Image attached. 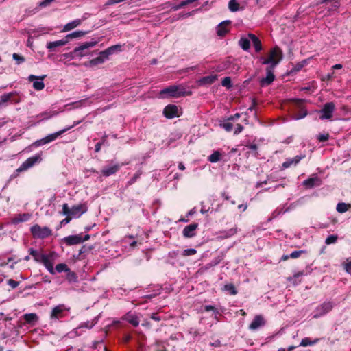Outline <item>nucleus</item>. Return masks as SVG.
Returning a JSON list of instances; mask_svg holds the SVG:
<instances>
[{"label": "nucleus", "mask_w": 351, "mask_h": 351, "mask_svg": "<svg viewBox=\"0 0 351 351\" xmlns=\"http://www.w3.org/2000/svg\"><path fill=\"white\" fill-rule=\"evenodd\" d=\"M117 51H121V45H115L108 47V49L101 51L99 56L95 58H93L85 64V66L89 67H94L99 64H103L106 60L108 59L109 56L113 54Z\"/></svg>", "instance_id": "nucleus-1"}, {"label": "nucleus", "mask_w": 351, "mask_h": 351, "mask_svg": "<svg viewBox=\"0 0 351 351\" xmlns=\"http://www.w3.org/2000/svg\"><path fill=\"white\" fill-rule=\"evenodd\" d=\"M282 59V51L278 47L272 48L268 53L267 58H261L263 64H268L269 67L274 68Z\"/></svg>", "instance_id": "nucleus-2"}, {"label": "nucleus", "mask_w": 351, "mask_h": 351, "mask_svg": "<svg viewBox=\"0 0 351 351\" xmlns=\"http://www.w3.org/2000/svg\"><path fill=\"white\" fill-rule=\"evenodd\" d=\"M88 210L86 204H79L69 208L67 204L62 205L61 214L72 218H79Z\"/></svg>", "instance_id": "nucleus-3"}, {"label": "nucleus", "mask_w": 351, "mask_h": 351, "mask_svg": "<svg viewBox=\"0 0 351 351\" xmlns=\"http://www.w3.org/2000/svg\"><path fill=\"white\" fill-rule=\"evenodd\" d=\"M80 122H74V123L72 125H71V126H69V127H66L65 128H63L62 130H60L58 132H56L55 133L50 134L46 136L44 138H41L40 140L36 141L34 143V145L38 147V146H42V145H44L45 144H47L49 143H51V142L55 141L57 138H58L60 135H62L64 132H66L68 130H69L71 128H73L74 126L77 125Z\"/></svg>", "instance_id": "nucleus-4"}, {"label": "nucleus", "mask_w": 351, "mask_h": 351, "mask_svg": "<svg viewBox=\"0 0 351 351\" xmlns=\"http://www.w3.org/2000/svg\"><path fill=\"white\" fill-rule=\"evenodd\" d=\"M98 43L97 41H89L80 44L78 47L74 49V53L77 54V58H82L83 57L92 56L93 53L90 49L96 46Z\"/></svg>", "instance_id": "nucleus-5"}, {"label": "nucleus", "mask_w": 351, "mask_h": 351, "mask_svg": "<svg viewBox=\"0 0 351 351\" xmlns=\"http://www.w3.org/2000/svg\"><path fill=\"white\" fill-rule=\"evenodd\" d=\"M184 95V89L178 86H170L160 92V98L178 97Z\"/></svg>", "instance_id": "nucleus-6"}, {"label": "nucleus", "mask_w": 351, "mask_h": 351, "mask_svg": "<svg viewBox=\"0 0 351 351\" xmlns=\"http://www.w3.org/2000/svg\"><path fill=\"white\" fill-rule=\"evenodd\" d=\"M70 311V308L64 304H58L54 306L50 314V319L53 322L57 321L65 317L66 313Z\"/></svg>", "instance_id": "nucleus-7"}, {"label": "nucleus", "mask_w": 351, "mask_h": 351, "mask_svg": "<svg viewBox=\"0 0 351 351\" xmlns=\"http://www.w3.org/2000/svg\"><path fill=\"white\" fill-rule=\"evenodd\" d=\"M30 230L34 237L39 239L46 238L51 234V230L49 228L41 227L37 224L32 226Z\"/></svg>", "instance_id": "nucleus-8"}, {"label": "nucleus", "mask_w": 351, "mask_h": 351, "mask_svg": "<svg viewBox=\"0 0 351 351\" xmlns=\"http://www.w3.org/2000/svg\"><path fill=\"white\" fill-rule=\"evenodd\" d=\"M42 160L40 154H36L32 157L28 158L24 161L21 166L16 169L17 172H22L27 170L33 167L35 164L40 162Z\"/></svg>", "instance_id": "nucleus-9"}, {"label": "nucleus", "mask_w": 351, "mask_h": 351, "mask_svg": "<svg viewBox=\"0 0 351 351\" xmlns=\"http://www.w3.org/2000/svg\"><path fill=\"white\" fill-rule=\"evenodd\" d=\"M90 239L89 234H85L83 236L82 234L71 235L64 237V242L69 245H77L84 241H88Z\"/></svg>", "instance_id": "nucleus-10"}, {"label": "nucleus", "mask_w": 351, "mask_h": 351, "mask_svg": "<svg viewBox=\"0 0 351 351\" xmlns=\"http://www.w3.org/2000/svg\"><path fill=\"white\" fill-rule=\"evenodd\" d=\"M335 106L332 102H327L326 103L322 110L319 111L320 119L326 120L330 119L332 117V114L335 111Z\"/></svg>", "instance_id": "nucleus-11"}, {"label": "nucleus", "mask_w": 351, "mask_h": 351, "mask_svg": "<svg viewBox=\"0 0 351 351\" xmlns=\"http://www.w3.org/2000/svg\"><path fill=\"white\" fill-rule=\"evenodd\" d=\"M333 307L331 302H325L318 306L314 311L313 317L318 318L330 312Z\"/></svg>", "instance_id": "nucleus-12"}, {"label": "nucleus", "mask_w": 351, "mask_h": 351, "mask_svg": "<svg viewBox=\"0 0 351 351\" xmlns=\"http://www.w3.org/2000/svg\"><path fill=\"white\" fill-rule=\"evenodd\" d=\"M55 254L53 252L49 254H45L44 257L43 258L40 263H42L47 271L51 274H55V270L53 268V259H54Z\"/></svg>", "instance_id": "nucleus-13"}, {"label": "nucleus", "mask_w": 351, "mask_h": 351, "mask_svg": "<svg viewBox=\"0 0 351 351\" xmlns=\"http://www.w3.org/2000/svg\"><path fill=\"white\" fill-rule=\"evenodd\" d=\"M46 77V75L36 76L30 75L28 77V80L33 82V87L36 90H41L45 88V84L43 80Z\"/></svg>", "instance_id": "nucleus-14"}, {"label": "nucleus", "mask_w": 351, "mask_h": 351, "mask_svg": "<svg viewBox=\"0 0 351 351\" xmlns=\"http://www.w3.org/2000/svg\"><path fill=\"white\" fill-rule=\"evenodd\" d=\"M163 114L168 119H173L180 116V110L177 106L169 104L164 108Z\"/></svg>", "instance_id": "nucleus-15"}, {"label": "nucleus", "mask_w": 351, "mask_h": 351, "mask_svg": "<svg viewBox=\"0 0 351 351\" xmlns=\"http://www.w3.org/2000/svg\"><path fill=\"white\" fill-rule=\"evenodd\" d=\"M120 167L121 166L119 164H110L103 168L101 170V174L105 177H108L118 171Z\"/></svg>", "instance_id": "nucleus-16"}, {"label": "nucleus", "mask_w": 351, "mask_h": 351, "mask_svg": "<svg viewBox=\"0 0 351 351\" xmlns=\"http://www.w3.org/2000/svg\"><path fill=\"white\" fill-rule=\"evenodd\" d=\"M272 69L271 67H268L266 69V76L262 78L260 81L261 85L262 86H267L270 84L275 79V76L273 73Z\"/></svg>", "instance_id": "nucleus-17"}, {"label": "nucleus", "mask_w": 351, "mask_h": 351, "mask_svg": "<svg viewBox=\"0 0 351 351\" xmlns=\"http://www.w3.org/2000/svg\"><path fill=\"white\" fill-rule=\"evenodd\" d=\"M265 319L261 315H256L251 324L249 326V328L252 330H255L259 327L265 325Z\"/></svg>", "instance_id": "nucleus-18"}, {"label": "nucleus", "mask_w": 351, "mask_h": 351, "mask_svg": "<svg viewBox=\"0 0 351 351\" xmlns=\"http://www.w3.org/2000/svg\"><path fill=\"white\" fill-rule=\"evenodd\" d=\"M197 227V223H191L186 226L182 231L183 236L186 238L193 237L195 235V231Z\"/></svg>", "instance_id": "nucleus-19"}, {"label": "nucleus", "mask_w": 351, "mask_h": 351, "mask_svg": "<svg viewBox=\"0 0 351 351\" xmlns=\"http://www.w3.org/2000/svg\"><path fill=\"white\" fill-rule=\"evenodd\" d=\"M86 19V14H85L82 19H75L73 21L66 23L63 27V29H62V32H69V31L72 30L73 29H74V28L77 27V26H79L82 23V21H84Z\"/></svg>", "instance_id": "nucleus-20"}, {"label": "nucleus", "mask_w": 351, "mask_h": 351, "mask_svg": "<svg viewBox=\"0 0 351 351\" xmlns=\"http://www.w3.org/2000/svg\"><path fill=\"white\" fill-rule=\"evenodd\" d=\"M66 44L67 40L64 38L61 40L48 42L46 45V47L49 51H53L56 48L62 47Z\"/></svg>", "instance_id": "nucleus-21"}, {"label": "nucleus", "mask_w": 351, "mask_h": 351, "mask_svg": "<svg viewBox=\"0 0 351 351\" xmlns=\"http://www.w3.org/2000/svg\"><path fill=\"white\" fill-rule=\"evenodd\" d=\"M31 217L29 213L19 214L11 219L10 223L12 224H18L19 223L27 221Z\"/></svg>", "instance_id": "nucleus-22"}, {"label": "nucleus", "mask_w": 351, "mask_h": 351, "mask_svg": "<svg viewBox=\"0 0 351 351\" xmlns=\"http://www.w3.org/2000/svg\"><path fill=\"white\" fill-rule=\"evenodd\" d=\"M58 114V112L53 110H47L39 114H38L36 117L38 119V123L40 121H43L45 120H48Z\"/></svg>", "instance_id": "nucleus-23"}, {"label": "nucleus", "mask_w": 351, "mask_h": 351, "mask_svg": "<svg viewBox=\"0 0 351 351\" xmlns=\"http://www.w3.org/2000/svg\"><path fill=\"white\" fill-rule=\"evenodd\" d=\"M302 184L306 188L311 189L315 186H319L321 180L318 177L315 176L304 180Z\"/></svg>", "instance_id": "nucleus-24"}, {"label": "nucleus", "mask_w": 351, "mask_h": 351, "mask_svg": "<svg viewBox=\"0 0 351 351\" xmlns=\"http://www.w3.org/2000/svg\"><path fill=\"white\" fill-rule=\"evenodd\" d=\"M229 21H225L221 22L217 27V33L219 36H224L228 32V25H229Z\"/></svg>", "instance_id": "nucleus-25"}, {"label": "nucleus", "mask_w": 351, "mask_h": 351, "mask_svg": "<svg viewBox=\"0 0 351 351\" xmlns=\"http://www.w3.org/2000/svg\"><path fill=\"white\" fill-rule=\"evenodd\" d=\"M302 156H296L293 158H288L282 163V167L286 169L292 165H296L302 159Z\"/></svg>", "instance_id": "nucleus-26"}, {"label": "nucleus", "mask_w": 351, "mask_h": 351, "mask_svg": "<svg viewBox=\"0 0 351 351\" xmlns=\"http://www.w3.org/2000/svg\"><path fill=\"white\" fill-rule=\"evenodd\" d=\"M250 38L247 36H243L239 41V46L244 50L247 51L250 47Z\"/></svg>", "instance_id": "nucleus-27"}, {"label": "nucleus", "mask_w": 351, "mask_h": 351, "mask_svg": "<svg viewBox=\"0 0 351 351\" xmlns=\"http://www.w3.org/2000/svg\"><path fill=\"white\" fill-rule=\"evenodd\" d=\"M125 319L134 326H137L139 324L138 318L135 314L128 313L125 315Z\"/></svg>", "instance_id": "nucleus-28"}, {"label": "nucleus", "mask_w": 351, "mask_h": 351, "mask_svg": "<svg viewBox=\"0 0 351 351\" xmlns=\"http://www.w3.org/2000/svg\"><path fill=\"white\" fill-rule=\"evenodd\" d=\"M217 79L216 75H208L201 78L198 81L199 85H206L213 84Z\"/></svg>", "instance_id": "nucleus-29"}, {"label": "nucleus", "mask_w": 351, "mask_h": 351, "mask_svg": "<svg viewBox=\"0 0 351 351\" xmlns=\"http://www.w3.org/2000/svg\"><path fill=\"white\" fill-rule=\"evenodd\" d=\"M228 8L231 12H237L244 9V6L240 5L236 0H230Z\"/></svg>", "instance_id": "nucleus-30"}, {"label": "nucleus", "mask_w": 351, "mask_h": 351, "mask_svg": "<svg viewBox=\"0 0 351 351\" xmlns=\"http://www.w3.org/2000/svg\"><path fill=\"white\" fill-rule=\"evenodd\" d=\"M248 36L250 38L251 41L252 42L253 45L255 48V50L256 51H260L262 49V46L259 39L254 34H249Z\"/></svg>", "instance_id": "nucleus-31"}, {"label": "nucleus", "mask_w": 351, "mask_h": 351, "mask_svg": "<svg viewBox=\"0 0 351 351\" xmlns=\"http://www.w3.org/2000/svg\"><path fill=\"white\" fill-rule=\"evenodd\" d=\"M24 319L27 324H34L38 320V316L36 313H27L25 314Z\"/></svg>", "instance_id": "nucleus-32"}, {"label": "nucleus", "mask_w": 351, "mask_h": 351, "mask_svg": "<svg viewBox=\"0 0 351 351\" xmlns=\"http://www.w3.org/2000/svg\"><path fill=\"white\" fill-rule=\"evenodd\" d=\"M86 34L85 32L83 31H75L71 34H67L64 38L67 40V43H69V40L76 38H80L84 36Z\"/></svg>", "instance_id": "nucleus-33"}, {"label": "nucleus", "mask_w": 351, "mask_h": 351, "mask_svg": "<svg viewBox=\"0 0 351 351\" xmlns=\"http://www.w3.org/2000/svg\"><path fill=\"white\" fill-rule=\"evenodd\" d=\"M319 341V339H318V338H316L314 340H311L310 338L305 337L302 339V341L300 343V346H303V347H306V346H313V345L316 344L317 343H318Z\"/></svg>", "instance_id": "nucleus-34"}, {"label": "nucleus", "mask_w": 351, "mask_h": 351, "mask_svg": "<svg viewBox=\"0 0 351 351\" xmlns=\"http://www.w3.org/2000/svg\"><path fill=\"white\" fill-rule=\"evenodd\" d=\"M351 208V204H346L344 202L338 203L336 210L338 213H343L348 211Z\"/></svg>", "instance_id": "nucleus-35"}, {"label": "nucleus", "mask_w": 351, "mask_h": 351, "mask_svg": "<svg viewBox=\"0 0 351 351\" xmlns=\"http://www.w3.org/2000/svg\"><path fill=\"white\" fill-rule=\"evenodd\" d=\"M29 252L30 255H32L34 257V260L36 262H39V263H40L43 258L45 255V254L40 253V252L34 250L33 248H30Z\"/></svg>", "instance_id": "nucleus-36"}, {"label": "nucleus", "mask_w": 351, "mask_h": 351, "mask_svg": "<svg viewBox=\"0 0 351 351\" xmlns=\"http://www.w3.org/2000/svg\"><path fill=\"white\" fill-rule=\"evenodd\" d=\"M237 233L236 228H231L226 231H223L219 233V237L221 239H227L231 237Z\"/></svg>", "instance_id": "nucleus-37"}, {"label": "nucleus", "mask_w": 351, "mask_h": 351, "mask_svg": "<svg viewBox=\"0 0 351 351\" xmlns=\"http://www.w3.org/2000/svg\"><path fill=\"white\" fill-rule=\"evenodd\" d=\"M221 153H220L219 151H215L212 154H210L208 158V160L209 162H217L218 161H219L221 158Z\"/></svg>", "instance_id": "nucleus-38"}, {"label": "nucleus", "mask_w": 351, "mask_h": 351, "mask_svg": "<svg viewBox=\"0 0 351 351\" xmlns=\"http://www.w3.org/2000/svg\"><path fill=\"white\" fill-rule=\"evenodd\" d=\"M56 270L58 273H61L62 271L68 272L70 271L69 268L65 263H59L56 267Z\"/></svg>", "instance_id": "nucleus-39"}, {"label": "nucleus", "mask_w": 351, "mask_h": 351, "mask_svg": "<svg viewBox=\"0 0 351 351\" xmlns=\"http://www.w3.org/2000/svg\"><path fill=\"white\" fill-rule=\"evenodd\" d=\"M96 323H97V321H95V319L91 320V321H87V322H82L80 324L79 328H88V329H90V328H92L95 325Z\"/></svg>", "instance_id": "nucleus-40"}, {"label": "nucleus", "mask_w": 351, "mask_h": 351, "mask_svg": "<svg viewBox=\"0 0 351 351\" xmlns=\"http://www.w3.org/2000/svg\"><path fill=\"white\" fill-rule=\"evenodd\" d=\"M12 95H13L12 93L3 95L0 98V106L8 102L11 99Z\"/></svg>", "instance_id": "nucleus-41"}, {"label": "nucleus", "mask_w": 351, "mask_h": 351, "mask_svg": "<svg viewBox=\"0 0 351 351\" xmlns=\"http://www.w3.org/2000/svg\"><path fill=\"white\" fill-rule=\"evenodd\" d=\"M224 289L228 292L231 295H236L237 293V291L234 287V286L232 284H228L224 286Z\"/></svg>", "instance_id": "nucleus-42"}, {"label": "nucleus", "mask_w": 351, "mask_h": 351, "mask_svg": "<svg viewBox=\"0 0 351 351\" xmlns=\"http://www.w3.org/2000/svg\"><path fill=\"white\" fill-rule=\"evenodd\" d=\"M220 126L222 127L226 131L230 132L232 130L233 125L229 122V121H224L220 123Z\"/></svg>", "instance_id": "nucleus-43"}, {"label": "nucleus", "mask_w": 351, "mask_h": 351, "mask_svg": "<svg viewBox=\"0 0 351 351\" xmlns=\"http://www.w3.org/2000/svg\"><path fill=\"white\" fill-rule=\"evenodd\" d=\"M337 240V236L335 235V234H332V235L328 236L326 238L325 243L327 245H330V244L336 243Z\"/></svg>", "instance_id": "nucleus-44"}, {"label": "nucleus", "mask_w": 351, "mask_h": 351, "mask_svg": "<svg viewBox=\"0 0 351 351\" xmlns=\"http://www.w3.org/2000/svg\"><path fill=\"white\" fill-rule=\"evenodd\" d=\"M62 56L66 59L71 60L77 58V54L74 53L73 49L71 52L62 54Z\"/></svg>", "instance_id": "nucleus-45"}, {"label": "nucleus", "mask_w": 351, "mask_h": 351, "mask_svg": "<svg viewBox=\"0 0 351 351\" xmlns=\"http://www.w3.org/2000/svg\"><path fill=\"white\" fill-rule=\"evenodd\" d=\"M12 58L16 62L17 64H20L25 61V58L18 53H13Z\"/></svg>", "instance_id": "nucleus-46"}, {"label": "nucleus", "mask_w": 351, "mask_h": 351, "mask_svg": "<svg viewBox=\"0 0 351 351\" xmlns=\"http://www.w3.org/2000/svg\"><path fill=\"white\" fill-rule=\"evenodd\" d=\"M196 253H197V251H196L195 249L191 248V249L184 250L182 252V255L184 256H189L194 255Z\"/></svg>", "instance_id": "nucleus-47"}, {"label": "nucleus", "mask_w": 351, "mask_h": 351, "mask_svg": "<svg viewBox=\"0 0 351 351\" xmlns=\"http://www.w3.org/2000/svg\"><path fill=\"white\" fill-rule=\"evenodd\" d=\"M221 84L223 86L230 88L231 86V79L230 77H226L223 79L221 82Z\"/></svg>", "instance_id": "nucleus-48"}, {"label": "nucleus", "mask_w": 351, "mask_h": 351, "mask_svg": "<svg viewBox=\"0 0 351 351\" xmlns=\"http://www.w3.org/2000/svg\"><path fill=\"white\" fill-rule=\"evenodd\" d=\"M304 252H305L304 250L293 251L289 254V256L291 258H297Z\"/></svg>", "instance_id": "nucleus-49"}, {"label": "nucleus", "mask_w": 351, "mask_h": 351, "mask_svg": "<svg viewBox=\"0 0 351 351\" xmlns=\"http://www.w3.org/2000/svg\"><path fill=\"white\" fill-rule=\"evenodd\" d=\"M343 265L346 272L351 274V259H347Z\"/></svg>", "instance_id": "nucleus-50"}, {"label": "nucleus", "mask_w": 351, "mask_h": 351, "mask_svg": "<svg viewBox=\"0 0 351 351\" xmlns=\"http://www.w3.org/2000/svg\"><path fill=\"white\" fill-rule=\"evenodd\" d=\"M328 138H329V134H319V135L317 136V139H318L320 142H324V141H326Z\"/></svg>", "instance_id": "nucleus-51"}, {"label": "nucleus", "mask_w": 351, "mask_h": 351, "mask_svg": "<svg viewBox=\"0 0 351 351\" xmlns=\"http://www.w3.org/2000/svg\"><path fill=\"white\" fill-rule=\"evenodd\" d=\"M141 175V172L140 171H138L134 174L133 178L129 181V184H132L134 183L136 181V180L140 177Z\"/></svg>", "instance_id": "nucleus-52"}, {"label": "nucleus", "mask_w": 351, "mask_h": 351, "mask_svg": "<svg viewBox=\"0 0 351 351\" xmlns=\"http://www.w3.org/2000/svg\"><path fill=\"white\" fill-rule=\"evenodd\" d=\"M8 284L13 289L16 288L19 286V282L15 281L12 279L8 280Z\"/></svg>", "instance_id": "nucleus-53"}, {"label": "nucleus", "mask_w": 351, "mask_h": 351, "mask_svg": "<svg viewBox=\"0 0 351 351\" xmlns=\"http://www.w3.org/2000/svg\"><path fill=\"white\" fill-rule=\"evenodd\" d=\"M243 127L241 124H237L234 131V134L237 135L239 134L243 131Z\"/></svg>", "instance_id": "nucleus-54"}, {"label": "nucleus", "mask_w": 351, "mask_h": 351, "mask_svg": "<svg viewBox=\"0 0 351 351\" xmlns=\"http://www.w3.org/2000/svg\"><path fill=\"white\" fill-rule=\"evenodd\" d=\"M204 309L206 311H213L215 314L217 313V309L213 306H211V305L206 306L204 307Z\"/></svg>", "instance_id": "nucleus-55"}, {"label": "nucleus", "mask_w": 351, "mask_h": 351, "mask_svg": "<svg viewBox=\"0 0 351 351\" xmlns=\"http://www.w3.org/2000/svg\"><path fill=\"white\" fill-rule=\"evenodd\" d=\"M241 117L239 113H236L233 116H230L228 118V121H235L237 120Z\"/></svg>", "instance_id": "nucleus-56"}, {"label": "nucleus", "mask_w": 351, "mask_h": 351, "mask_svg": "<svg viewBox=\"0 0 351 351\" xmlns=\"http://www.w3.org/2000/svg\"><path fill=\"white\" fill-rule=\"evenodd\" d=\"M71 219H73L71 217L66 216V217L65 219H64L61 221V222H60L61 225H66V224L69 223L71 221Z\"/></svg>", "instance_id": "nucleus-57"}, {"label": "nucleus", "mask_w": 351, "mask_h": 351, "mask_svg": "<svg viewBox=\"0 0 351 351\" xmlns=\"http://www.w3.org/2000/svg\"><path fill=\"white\" fill-rule=\"evenodd\" d=\"M307 114V112L305 111L304 112L302 113L300 115L294 117L295 119H300L304 118Z\"/></svg>", "instance_id": "nucleus-58"}, {"label": "nucleus", "mask_w": 351, "mask_h": 351, "mask_svg": "<svg viewBox=\"0 0 351 351\" xmlns=\"http://www.w3.org/2000/svg\"><path fill=\"white\" fill-rule=\"evenodd\" d=\"M238 208L242 210L243 211H245L247 209V204H240L239 205Z\"/></svg>", "instance_id": "nucleus-59"}, {"label": "nucleus", "mask_w": 351, "mask_h": 351, "mask_svg": "<svg viewBox=\"0 0 351 351\" xmlns=\"http://www.w3.org/2000/svg\"><path fill=\"white\" fill-rule=\"evenodd\" d=\"M82 101H78L77 102L73 103V104L75 105V108H79L82 106Z\"/></svg>", "instance_id": "nucleus-60"}, {"label": "nucleus", "mask_w": 351, "mask_h": 351, "mask_svg": "<svg viewBox=\"0 0 351 351\" xmlns=\"http://www.w3.org/2000/svg\"><path fill=\"white\" fill-rule=\"evenodd\" d=\"M151 318H152V319H154V320H156V321H159V320H160V317H158V316H156V314H152V315H151Z\"/></svg>", "instance_id": "nucleus-61"}, {"label": "nucleus", "mask_w": 351, "mask_h": 351, "mask_svg": "<svg viewBox=\"0 0 351 351\" xmlns=\"http://www.w3.org/2000/svg\"><path fill=\"white\" fill-rule=\"evenodd\" d=\"M341 68H342V65L341 64H337L332 66L333 69H341Z\"/></svg>", "instance_id": "nucleus-62"}, {"label": "nucleus", "mask_w": 351, "mask_h": 351, "mask_svg": "<svg viewBox=\"0 0 351 351\" xmlns=\"http://www.w3.org/2000/svg\"><path fill=\"white\" fill-rule=\"evenodd\" d=\"M178 168L180 170H184L185 169V166L182 163V162H180L179 165H178Z\"/></svg>", "instance_id": "nucleus-63"}, {"label": "nucleus", "mask_w": 351, "mask_h": 351, "mask_svg": "<svg viewBox=\"0 0 351 351\" xmlns=\"http://www.w3.org/2000/svg\"><path fill=\"white\" fill-rule=\"evenodd\" d=\"M339 5H340L339 2L335 1L332 6H333L334 9H337L339 7Z\"/></svg>", "instance_id": "nucleus-64"}]
</instances>
